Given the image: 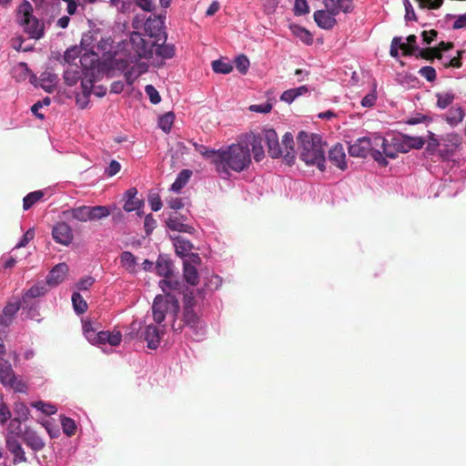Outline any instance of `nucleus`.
Segmentation results:
<instances>
[{
  "label": "nucleus",
  "mask_w": 466,
  "mask_h": 466,
  "mask_svg": "<svg viewBox=\"0 0 466 466\" xmlns=\"http://www.w3.org/2000/svg\"><path fill=\"white\" fill-rule=\"evenodd\" d=\"M159 287L165 294L172 290L184 292L185 284L180 281L174 274L159 281Z\"/></svg>",
  "instance_id": "412c9836"
},
{
  "label": "nucleus",
  "mask_w": 466,
  "mask_h": 466,
  "mask_svg": "<svg viewBox=\"0 0 466 466\" xmlns=\"http://www.w3.org/2000/svg\"><path fill=\"white\" fill-rule=\"evenodd\" d=\"M32 406L34 408L37 409L38 410H41L43 413H45L46 415H52V414L56 413V411H57V409L56 408V406H54L50 403L44 402L42 400L33 402Z\"/></svg>",
  "instance_id": "de8ad7c7"
},
{
  "label": "nucleus",
  "mask_w": 466,
  "mask_h": 466,
  "mask_svg": "<svg viewBox=\"0 0 466 466\" xmlns=\"http://www.w3.org/2000/svg\"><path fill=\"white\" fill-rule=\"evenodd\" d=\"M406 141H408V143L410 144V149L411 148L420 149L425 144V140L422 137H418L408 136V137H406Z\"/></svg>",
  "instance_id": "69168bd1"
},
{
  "label": "nucleus",
  "mask_w": 466,
  "mask_h": 466,
  "mask_svg": "<svg viewBox=\"0 0 466 466\" xmlns=\"http://www.w3.org/2000/svg\"><path fill=\"white\" fill-rule=\"evenodd\" d=\"M175 115L171 112H168L158 118V127L165 132L168 133L171 129V127L174 123Z\"/></svg>",
  "instance_id": "a19ab883"
},
{
  "label": "nucleus",
  "mask_w": 466,
  "mask_h": 466,
  "mask_svg": "<svg viewBox=\"0 0 466 466\" xmlns=\"http://www.w3.org/2000/svg\"><path fill=\"white\" fill-rule=\"evenodd\" d=\"M161 334H163V332H161L157 326L152 324L147 326L144 331V339L147 342V347L149 349L156 350L158 347Z\"/></svg>",
  "instance_id": "aec40b11"
},
{
  "label": "nucleus",
  "mask_w": 466,
  "mask_h": 466,
  "mask_svg": "<svg viewBox=\"0 0 466 466\" xmlns=\"http://www.w3.org/2000/svg\"><path fill=\"white\" fill-rule=\"evenodd\" d=\"M181 321L185 326H187L194 330L202 329V320L195 312L194 309H183V318Z\"/></svg>",
  "instance_id": "5701e85b"
},
{
  "label": "nucleus",
  "mask_w": 466,
  "mask_h": 466,
  "mask_svg": "<svg viewBox=\"0 0 466 466\" xmlns=\"http://www.w3.org/2000/svg\"><path fill=\"white\" fill-rule=\"evenodd\" d=\"M121 166L116 160H111L105 173L107 177H113L120 171Z\"/></svg>",
  "instance_id": "338daca9"
},
{
  "label": "nucleus",
  "mask_w": 466,
  "mask_h": 466,
  "mask_svg": "<svg viewBox=\"0 0 466 466\" xmlns=\"http://www.w3.org/2000/svg\"><path fill=\"white\" fill-rule=\"evenodd\" d=\"M64 215L70 216L72 218L81 222L90 221V207L81 206L74 208L65 211Z\"/></svg>",
  "instance_id": "393cba45"
},
{
  "label": "nucleus",
  "mask_w": 466,
  "mask_h": 466,
  "mask_svg": "<svg viewBox=\"0 0 466 466\" xmlns=\"http://www.w3.org/2000/svg\"><path fill=\"white\" fill-rule=\"evenodd\" d=\"M271 109H272V104L269 102H267V103H264L261 105H251L249 106L250 111L257 112V113H264V114L269 113L271 111Z\"/></svg>",
  "instance_id": "0e129e2a"
},
{
  "label": "nucleus",
  "mask_w": 466,
  "mask_h": 466,
  "mask_svg": "<svg viewBox=\"0 0 466 466\" xmlns=\"http://www.w3.org/2000/svg\"><path fill=\"white\" fill-rule=\"evenodd\" d=\"M54 239L62 245L67 246L73 239V232L66 222H58L52 230Z\"/></svg>",
  "instance_id": "ddd939ff"
},
{
  "label": "nucleus",
  "mask_w": 466,
  "mask_h": 466,
  "mask_svg": "<svg viewBox=\"0 0 466 466\" xmlns=\"http://www.w3.org/2000/svg\"><path fill=\"white\" fill-rule=\"evenodd\" d=\"M437 96V106L445 109L450 105L452 104L455 96L452 92H443V93H438L436 95Z\"/></svg>",
  "instance_id": "58836bf2"
},
{
  "label": "nucleus",
  "mask_w": 466,
  "mask_h": 466,
  "mask_svg": "<svg viewBox=\"0 0 466 466\" xmlns=\"http://www.w3.org/2000/svg\"><path fill=\"white\" fill-rule=\"evenodd\" d=\"M464 116L465 114L461 106H452L443 118L451 127H456L463 120Z\"/></svg>",
  "instance_id": "a878e982"
},
{
  "label": "nucleus",
  "mask_w": 466,
  "mask_h": 466,
  "mask_svg": "<svg viewBox=\"0 0 466 466\" xmlns=\"http://www.w3.org/2000/svg\"><path fill=\"white\" fill-rule=\"evenodd\" d=\"M299 157L308 166H317L320 171L325 170V143L318 134L300 131L297 137Z\"/></svg>",
  "instance_id": "f257e3e1"
},
{
  "label": "nucleus",
  "mask_w": 466,
  "mask_h": 466,
  "mask_svg": "<svg viewBox=\"0 0 466 466\" xmlns=\"http://www.w3.org/2000/svg\"><path fill=\"white\" fill-rule=\"evenodd\" d=\"M184 279L188 284L192 286H195L198 283V270L188 262H184Z\"/></svg>",
  "instance_id": "72a5a7b5"
},
{
  "label": "nucleus",
  "mask_w": 466,
  "mask_h": 466,
  "mask_svg": "<svg viewBox=\"0 0 466 466\" xmlns=\"http://www.w3.org/2000/svg\"><path fill=\"white\" fill-rule=\"evenodd\" d=\"M15 77L17 80H25L31 74V70L28 68L27 64L21 62L15 67Z\"/></svg>",
  "instance_id": "8fccbe9b"
},
{
  "label": "nucleus",
  "mask_w": 466,
  "mask_h": 466,
  "mask_svg": "<svg viewBox=\"0 0 466 466\" xmlns=\"http://www.w3.org/2000/svg\"><path fill=\"white\" fill-rule=\"evenodd\" d=\"M373 150H375L374 137H360L354 142V144L349 147V154L351 157H366L369 155L371 156Z\"/></svg>",
  "instance_id": "1a4fd4ad"
},
{
  "label": "nucleus",
  "mask_w": 466,
  "mask_h": 466,
  "mask_svg": "<svg viewBox=\"0 0 466 466\" xmlns=\"http://www.w3.org/2000/svg\"><path fill=\"white\" fill-rule=\"evenodd\" d=\"M154 41L147 40L138 32H133L130 35L129 46L130 51L134 52L132 58H149L153 55Z\"/></svg>",
  "instance_id": "423d86ee"
},
{
  "label": "nucleus",
  "mask_w": 466,
  "mask_h": 466,
  "mask_svg": "<svg viewBox=\"0 0 466 466\" xmlns=\"http://www.w3.org/2000/svg\"><path fill=\"white\" fill-rule=\"evenodd\" d=\"M335 15H331L329 13L324 10H318L314 13L313 17L316 24L323 29L329 30L334 27L336 25Z\"/></svg>",
  "instance_id": "4be33fe9"
},
{
  "label": "nucleus",
  "mask_w": 466,
  "mask_h": 466,
  "mask_svg": "<svg viewBox=\"0 0 466 466\" xmlns=\"http://www.w3.org/2000/svg\"><path fill=\"white\" fill-rule=\"evenodd\" d=\"M79 58V62L83 67L87 66V60L90 58V54L86 51L84 55H81V50L77 46H72L68 48L64 56V60L68 66L77 65L76 60Z\"/></svg>",
  "instance_id": "dca6fc26"
},
{
  "label": "nucleus",
  "mask_w": 466,
  "mask_h": 466,
  "mask_svg": "<svg viewBox=\"0 0 466 466\" xmlns=\"http://www.w3.org/2000/svg\"><path fill=\"white\" fill-rule=\"evenodd\" d=\"M61 425L65 434L73 436L76 431V425L74 420L67 417H61Z\"/></svg>",
  "instance_id": "c03bdc74"
},
{
  "label": "nucleus",
  "mask_w": 466,
  "mask_h": 466,
  "mask_svg": "<svg viewBox=\"0 0 466 466\" xmlns=\"http://www.w3.org/2000/svg\"><path fill=\"white\" fill-rule=\"evenodd\" d=\"M374 145L375 150L372 151L371 157L375 161L382 166H386L388 164L387 160L383 157V156L395 158L397 157V149L394 146L388 143V140L380 136L374 137Z\"/></svg>",
  "instance_id": "0eeeda50"
},
{
  "label": "nucleus",
  "mask_w": 466,
  "mask_h": 466,
  "mask_svg": "<svg viewBox=\"0 0 466 466\" xmlns=\"http://www.w3.org/2000/svg\"><path fill=\"white\" fill-rule=\"evenodd\" d=\"M145 70L140 66H133L125 73V78L128 85H132Z\"/></svg>",
  "instance_id": "09e8293b"
},
{
  "label": "nucleus",
  "mask_w": 466,
  "mask_h": 466,
  "mask_svg": "<svg viewBox=\"0 0 466 466\" xmlns=\"http://www.w3.org/2000/svg\"><path fill=\"white\" fill-rule=\"evenodd\" d=\"M156 269L159 276H162L164 277V279H167L173 274V264L168 259L158 258L156 265Z\"/></svg>",
  "instance_id": "2f4dec72"
},
{
  "label": "nucleus",
  "mask_w": 466,
  "mask_h": 466,
  "mask_svg": "<svg viewBox=\"0 0 466 466\" xmlns=\"http://www.w3.org/2000/svg\"><path fill=\"white\" fill-rule=\"evenodd\" d=\"M179 308L178 300L171 293L157 295L156 296L152 305L154 320L160 324L164 321L167 312L177 316L179 311Z\"/></svg>",
  "instance_id": "39448f33"
},
{
  "label": "nucleus",
  "mask_w": 466,
  "mask_h": 466,
  "mask_svg": "<svg viewBox=\"0 0 466 466\" xmlns=\"http://www.w3.org/2000/svg\"><path fill=\"white\" fill-rule=\"evenodd\" d=\"M82 73L77 65L68 66L64 73L65 83L69 86H75L81 79Z\"/></svg>",
  "instance_id": "bb28decb"
},
{
  "label": "nucleus",
  "mask_w": 466,
  "mask_h": 466,
  "mask_svg": "<svg viewBox=\"0 0 466 466\" xmlns=\"http://www.w3.org/2000/svg\"><path fill=\"white\" fill-rule=\"evenodd\" d=\"M212 69L218 74H229L233 70L232 65L226 59H218L212 62Z\"/></svg>",
  "instance_id": "4c0bfd02"
},
{
  "label": "nucleus",
  "mask_w": 466,
  "mask_h": 466,
  "mask_svg": "<svg viewBox=\"0 0 466 466\" xmlns=\"http://www.w3.org/2000/svg\"><path fill=\"white\" fill-rule=\"evenodd\" d=\"M419 74L424 78H426L429 82H433L437 77L434 67L430 66H422L419 70Z\"/></svg>",
  "instance_id": "4d7b16f0"
},
{
  "label": "nucleus",
  "mask_w": 466,
  "mask_h": 466,
  "mask_svg": "<svg viewBox=\"0 0 466 466\" xmlns=\"http://www.w3.org/2000/svg\"><path fill=\"white\" fill-rule=\"evenodd\" d=\"M120 264L129 273L136 272L137 262L136 257L131 252H122L120 255Z\"/></svg>",
  "instance_id": "c85d7f7f"
},
{
  "label": "nucleus",
  "mask_w": 466,
  "mask_h": 466,
  "mask_svg": "<svg viewBox=\"0 0 466 466\" xmlns=\"http://www.w3.org/2000/svg\"><path fill=\"white\" fill-rule=\"evenodd\" d=\"M164 17L161 15H150L144 23V30L150 38L157 41H166L167 35L164 32Z\"/></svg>",
  "instance_id": "6e6552de"
},
{
  "label": "nucleus",
  "mask_w": 466,
  "mask_h": 466,
  "mask_svg": "<svg viewBox=\"0 0 466 466\" xmlns=\"http://www.w3.org/2000/svg\"><path fill=\"white\" fill-rule=\"evenodd\" d=\"M19 24L24 26V31L33 39H40L45 34V25L32 15V5L25 0L18 6Z\"/></svg>",
  "instance_id": "20e7f679"
},
{
  "label": "nucleus",
  "mask_w": 466,
  "mask_h": 466,
  "mask_svg": "<svg viewBox=\"0 0 466 466\" xmlns=\"http://www.w3.org/2000/svg\"><path fill=\"white\" fill-rule=\"evenodd\" d=\"M263 137L260 135H257L253 132L248 133L243 136V141L248 147H252V153L254 159L257 162L261 161L265 157L264 148L262 146Z\"/></svg>",
  "instance_id": "f8f14e48"
},
{
  "label": "nucleus",
  "mask_w": 466,
  "mask_h": 466,
  "mask_svg": "<svg viewBox=\"0 0 466 466\" xmlns=\"http://www.w3.org/2000/svg\"><path fill=\"white\" fill-rule=\"evenodd\" d=\"M158 42L157 39L154 41L153 53L165 59L172 58L175 56L174 45L165 44L166 41H162L161 44Z\"/></svg>",
  "instance_id": "b1692460"
},
{
  "label": "nucleus",
  "mask_w": 466,
  "mask_h": 466,
  "mask_svg": "<svg viewBox=\"0 0 466 466\" xmlns=\"http://www.w3.org/2000/svg\"><path fill=\"white\" fill-rule=\"evenodd\" d=\"M191 175L192 172L189 169L181 170L174 183L171 185V189L176 192H178L188 182Z\"/></svg>",
  "instance_id": "473e14b6"
},
{
  "label": "nucleus",
  "mask_w": 466,
  "mask_h": 466,
  "mask_svg": "<svg viewBox=\"0 0 466 466\" xmlns=\"http://www.w3.org/2000/svg\"><path fill=\"white\" fill-rule=\"evenodd\" d=\"M44 191L43 190H35L29 194H27L24 199H23V208L25 210L29 209L32 208L36 202L42 199L44 197Z\"/></svg>",
  "instance_id": "f704fd0d"
},
{
  "label": "nucleus",
  "mask_w": 466,
  "mask_h": 466,
  "mask_svg": "<svg viewBox=\"0 0 466 466\" xmlns=\"http://www.w3.org/2000/svg\"><path fill=\"white\" fill-rule=\"evenodd\" d=\"M68 267L66 263H60L54 267L46 278V284L51 287H56L64 281Z\"/></svg>",
  "instance_id": "f3484780"
},
{
  "label": "nucleus",
  "mask_w": 466,
  "mask_h": 466,
  "mask_svg": "<svg viewBox=\"0 0 466 466\" xmlns=\"http://www.w3.org/2000/svg\"><path fill=\"white\" fill-rule=\"evenodd\" d=\"M156 225H157V221L151 214L146 216L144 227H145L146 233L147 235H149L153 231V229L156 228Z\"/></svg>",
  "instance_id": "774afa93"
},
{
  "label": "nucleus",
  "mask_w": 466,
  "mask_h": 466,
  "mask_svg": "<svg viewBox=\"0 0 466 466\" xmlns=\"http://www.w3.org/2000/svg\"><path fill=\"white\" fill-rule=\"evenodd\" d=\"M22 440L25 444L33 450L35 452L42 451L46 442L42 437H40L36 431L30 429H26L22 434Z\"/></svg>",
  "instance_id": "4468645a"
},
{
  "label": "nucleus",
  "mask_w": 466,
  "mask_h": 466,
  "mask_svg": "<svg viewBox=\"0 0 466 466\" xmlns=\"http://www.w3.org/2000/svg\"><path fill=\"white\" fill-rule=\"evenodd\" d=\"M166 224L171 230L178 232H190V229L192 228L190 226L180 222L177 218H168Z\"/></svg>",
  "instance_id": "ea45409f"
},
{
  "label": "nucleus",
  "mask_w": 466,
  "mask_h": 466,
  "mask_svg": "<svg viewBox=\"0 0 466 466\" xmlns=\"http://www.w3.org/2000/svg\"><path fill=\"white\" fill-rule=\"evenodd\" d=\"M93 83L94 79L88 78L87 76L85 78H81V88L85 96H88L91 94Z\"/></svg>",
  "instance_id": "680f3d73"
},
{
  "label": "nucleus",
  "mask_w": 466,
  "mask_h": 466,
  "mask_svg": "<svg viewBox=\"0 0 466 466\" xmlns=\"http://www.w3.org/2000/svg\"><path fill=\"white\" fill-rule=\"evenodd\" d=\"M137 190L135 187H131L125 193V204L124 209L127 212L140 209L144 202L142 199L137 198Z\"/></svg>",
  "instance_id": "a211bd4d"
},
{
  "label": "nucleus",
  "mask_w": 466,
  "mask_h": 466,
  "mask_svg": "<svg viewBox=\"0 0 466 466\" xmlns=\"http://www.w3.org/2000/svg\"><path fill=\"white\" fill-rule=\"evenodd\" d=\"M12 388L16 392H26L27 386L26 384L16 376L6 385Z\"/></svg>",
  "instance_id": "13d9d810"
},
{
  "label": "nucleus",
  "mask_w": 466,
  "mask_h": 466,
  "mask_svg": "<svg viewBox=\"0 0 466 466\" xmlns=\"http://www.w3.org/2000/svg\"><path fill=\"white\" fill-rule=\"evenodd\" d=\"M408 135H401L399 137L392 138V145L396 147L398 152L407 153L410 150V144L406 141Z\"/></svg>",
  "instance_id": "37998d69"
},
{
  "label": "nucleus",
  "mask_w": 466,
  "mask_h": 466,
  "mask_svg": "<svg viewBox=\"0 0 466 466\" xmlns=\"http://www.w3.org/2000/svg\"><path fill=\"white\" fill-rule=\"evenodd\" d=\"M35 238V229L29 228L22 237L20 241L15 245L16 248L25 247Z\"/></svg>",
  "instance_id": "052dcab7"
},
{
  "label": "nucleus",
  "mask_w": 466,
  "mask_h": 466,
  "mask_svg": "<svg viewBox=\"0 0 466 466\" xmlns=\"http://www.w3.org/2000/svg\"><path fill=\"white\" fill-rule=\"evenodd\" d=\"M420 57L432 62L434 58L441 59L442 57V54L437 53V50L435 47H428V48H422L419 51Z\"/></svg>",
  "instance_id": "49530a36"
},
{
  "label": "nucleus",
  "mask_w": 466,
  "mask_h": 466,
  "mask_svg": "<svg viewBox=\"0 0 466 466\" xmlns=\"http://www.w3.org/2000/svg\"><path fill=\"white\" fill-rule=\"evenodd\" d=\"M5 444L7 450L13 454V464L17 465L19 463L27 462V458L25 456V452L18 440L11 435L7 434L5 438Z\"/></svg>",
  "instance_id": "9b49d317"
},
{
  "label": "nucleus",
  "mask_w": 466,
  "mask_h": 466,
  "mask_svg": "<svg viewBox=\"0 0 466 466\" xmlns=\"http://www.w3.org/2000/svg\"><path fill=\"white\" fill-rule=\"evenodd\" d=\"M417 37L415 35H410L407 37V44H400V49L402 50L403 56H412L415 51L419 49L418 46L416 45Z\"/></svg>",
  "instance_id": "e433bc0d"
},
{
  "label": "nucleus",
  "mask_w": 466,
  "mask_h": 466,
  "mask_svg": "<svg viewBox=\"0 0 466 466\" xmlns=\"http://www.w3.org/2000/svg\"><path fill=\"white\" fill-rule=\"evenodd\" d=\"M329 160L341 170H345L348 167L346 161V154L343 146L339 143L332 147L329 151Z\"/></svg>",
  "instance_id": "2eb2a0df"
},
{
  "label": "nucleus",
  "mask_w": 466,
  "mask_h": 466,
  "mask_svg": "<svg viewBox=\"0 0 466 466\" xmlns=\"http://www.w3.org/2000/svg\"><path fill=\"white\" fill-rule=\"evenodd\" d=\"M20 308V300H16L15 302H8L3 309V313L14 319L15 314L18 312Z\"/></svg>",
  "instance_id": "603ef678"
},
{
  "label": "nucleus",
  "mask_w": 466,
  "mask_h": 466,
  "mask_svg": "<svg viewBox=\"0 0 466 466\" xmlns=\"http://www.w3.org/2000/svg\"><path fill=\"white\" fill-rule=\"evenodd\" d=\"M235 65L239 73L244 75L249 67V60L246 56L239 55L235 59Z\"/></svg>",
  "instance_id": "864d4df0"
},
{
  "label": "nucleus",
  "mask_w": 466,
  "mask_h": 466,
  "mask_svg": "<svg viewBox=\"0 0 466 466\" xmlns=\"http://www.w3.org/2000/svg\"><path fill=\"white\" fill-rule=\"evenodd\" d=\"M323 5L326 8V12L331 15H337L339 14L338 0H323Z\"/></svg>",
  "instance_id": "e2e57ef3"
},
{
  "label": "nucleus",
  "mask_w": 466,
  "mask_h": 466,
  "mask_svg": "<svg viewBox=\"0 0 466 466\" xmlns=\"http://www.w3.org/2000/svg\"><path fill=\"white\" fill-rule=\"evenodd\" d=\"M195 306H196V299H195L193 291L184 289V309H194Z\"/></svg>",
  "instance_id": "bf43d9fd"
},
{
  "label": "nucleus",
  "mask_w": 466,
  "mask_h": 466,
  "mask_svg": "<svg viewBox=\"0 0 466 466\" xmlns=\"http://www.w3.org/2000/svg\"><path fill=\"white\" fill-rule=\"evenodd\" d=\"M122 340V335L119 331L116 332H109V331H100L96 333L94 338L93 343L97 344H106L108 343L111 346H118Z\"/></svg>",
  "instance_id": "6ab92c4d"
},
{
  "label": "nucleus",
  "mask_w": 466,
  "mask_h": 466,
  "mask_svg": "<svg viewBox=\"0 0 466 466\" xmlns=\"http://www.w3.org/2000/svg\"><path fill=\"white\" fill-rule=\"evenodd\" d=\"M194 146L195 149L203 157L207 158H212V161L214 162L215 158H218V151H216L214 149H209L207 147L198 144L197 142H191Z\"/></svg>",
  "instance_id": "a18cd8bd"
},
{
  "label": "nucleus",
  "mask_w": 466,
  "mask_h": 466,
  "mask_svg": "<svg viewBox=\"0 0 466 466\" xmlns=\"http://www.w3.org/2000/svg\"><path fill=\"white\" fill-rule=\"evenodd\" d=\"M309 13V7L307 0H295L294 15H303Z\"/></svg>",
  "instance_id": "5fc2aeb1"
},
{
  "label": "nucleus",
  "mask_w": 466,
  "mask_h": 466,
  "mask_svg": "<svg viewBox=\"0 0 466 466\" xmlns=\"http://www.w3.org/2000/svg\"><path fill=\"white\" fill-rule=\"evenodd\" d=\"M263 139L268 146V153L272 158L282 157L288 165L295 162L294 139L291 133L288 132L283 136L280 145L277 132L268 128L264 130Z\"/></svg>",
  "instance_id": "7ed1b4c3"
},
{
  "label": "nucleus",
  "mask_w": 466,
  "mask_h": 466,
  "mask_svg": "<svg viewBox=\"0 0 466 466\" xmlns=\"http://www.w3.org/2000/svg\"><path fill=\"white\" fill-rule=\"evenodd\" d=\"M15 377V372L9 361L0 360V381L6 386Z\"/></svg>",
  "instance_id": "cd10ccee"
},
{
  "label": "nucleus",
  "mask_w": 466,
  "mask_h": 466,
  "mask_svg": "<svg viewBox=\"0 0 466 466\" xmlns=\"http://www.w3.org/2000/svg\"><path fill=\"white\" fill-rule=\"evenodd\" d=\"M72 303L76 313L82 314L86 311L87 304L78 292L72 295Z\"/></svg>",
  "instance_id": "79ce46f5"
},
{
  "label": "nucleus",
  "mask_w": 466,
  "mask_h": 466,
  "mask_svg": "<svg viewBox=\"0 0 466 466\" xmlns=\"http://www.w3.org/2000/svg\"><path fill=\"white\" fill-rule=\"evenodd\" d=\"M174 246L176 253L181 258L187 256L193 248L191 242L182 237H177L175 238Z\"/></svg>",
  "instance_id": "7c9ffc66"
},
{
  "label": "nucleus",
  "mask_w": 466,
  "mask_h": 466,
  "mask_svg": "<svg viewBox=\"0 0 466 466\" xmlns=\"http://www.w3.org/2000/svg\"><path fill=\"white\" fill-rule=\"evenodd\" d=\"M442 149H440V155L442 157L448 158L458 149L461 145L462 138L456 133L447 134L441 137Z\"/></svg>",
  "instance_id": "9d476101"
},
{
  "label": "nucleus",
  "mask_w": 466,
  "mask_h": 466,
  "mask_svg": "<svg viewBox=\"0 0 466 466\" xmlns=\"http://www.w3.org/2000/svg\"><path fill=\"white\" fill-rule=\"evenodd\" d=\"M146 94L148 96L152 104L157 105L160 102L161 97L158 91L152 85H147L145 87Z\"/></svg>",
  "instance_id": "6e6d98bb"
},
{
  "label": "nucleus",
  "mask_w": 466,
  "mask_h": 466,
  "mask_svg": "<svg viewBox=\"0 0 466 466\" xmlns=\"http://www.w3.org/2000/svg\"><path fill=\"white\" fill-rule=\"evenodd\" d=\"M56 76L49 72H45L40 76L41 86L47 92H51V87Z\"/></svg>",
  "instance_id": "3c124183"
},
{
  "label": "nucleus",
  "mask_w": 466,
  "mask_h": 466,
  "mask_svg": "<svg viewBox=\"0 0 466 466\" xmlns=\"http://www.w3.org/2000/svg\"><path fill=\"white\" fill-rule=\"evenodd\" d=\"M214 163L218 171L229 167L236 172H241L251 163L249 147L242 138L237 144L230 145L226 150H218V158L214 159Z\"/></svg>",
  "instance_id": "f03ea898"
},
{
  "label": "nucleus",
  "mask_w": 466,
  "mask_h": 466,
  "mask_svg": "<svg viewBox=\"0 0 466 466\" xmlns=\"http://www.w3.org/2000/svg\"><path fill=\"white\" fill-rule=\"evenodd\" d=\"M110 215V209L106 206L90 207V221L100 220Z\"/></svg>",
  "instance_id": "c9c22d12"
},
{
  "label": "nucleus",
  "mask_w": 466,
  "mask_h": 466,
  "mask_svg": "<svg viewBox=\"0 0 466 466\" xmlns=\"http://www.w3.org/2000/svg\"><path fill=\"white\" fill-rule=\"evenodd\" d=\"M46 286V282H39L31 287L23 296L24 302L26 299H36L44 296L48 290Z\"/></svg>",
  "instance_id": "c756f323"
}]
</instances>
